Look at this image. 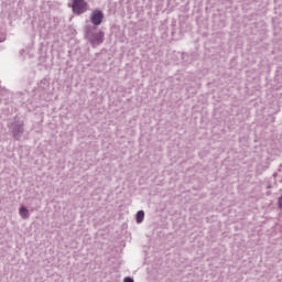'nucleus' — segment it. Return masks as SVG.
I'll list each match as a JSON object with an SVG mask.
<instances>
[{"instance_id": "nucleus-2", "label": "nucleus", "mask_w": 282, "mask_h": 282, "mask_svg": "<svg viewBox=\"0 0 282 282\" xmlns=\"http://www.w3.org/2000/svg\"><path fill=\"white\" fill-rule=\"evenodd\" d=\"M10 129L12 131V135L14 138V140H21L22 135H23V121H13L10 124Z\"/></svg>"}, {"instance_id": "nucleus-1", "label": "nucleus", "mask_w": 282, "mask_h": 282, "mask_svg": "<svg viewBox=\"0 0 282 282\" xmlns=\"http://www.w3.org/2000/svg\"><path fill=\"white\" fill-rule=\"evenodd\" d=\"M72 10L74 14L80 15L87 12V1L85 0H72Z\"/></svg>"}, {"instance_id": "nucleus-4", "label": "nucleus", "mask_w": 282, "mask_h": 282, "mask_svg": "<svg viewBox=\"0 0 282 282\" xmlns=\"http://www.w3.org/2000/svg\"><path fill=\"white\" fill-rule=\"evenodd\" d=\"M102 19H105V14L100 10H95L90 14V22L93 25H100V23H102Z\"/></svg>"}, {"instance_id": "nucleus-7", "label": "nucleus", "mask_w": 282, "mask_h": 282, "mask_svg": "<svg viewBox=\"0 0 282 282\" xmlns=\"http://www.w3.org/2000/svg\"><path fill=\"white\" fill-rule=\"evenodd\" d=\"M123 282H134V281H133V278L128 276V278H124Z\"/></svg>"}, {"instance_id": "nucleus-3", "label": "nucleus", "mask_w": 282, "mask_h": 282, "mask_svg": "<svg viewBox=\"0 0 282 282\" xmlns=\"http://www.w3.org/2000/svg\"><path fill=\"white\" fill-rule=\"evenodd\" d=\"M89 43H91L93 47H98V45L102 44L105 41V33L99 32L96 34H91L88 37Z\"/></svg>"}, {"instance_id": "nucleus-6", "label": "nucleus", "mask_w": 282, "mask_h": 282, "mask_svg": "<svg viewBox=\"0 0 282 282\" xmlns=\"http://www.w3.org/2000/svg\"><path fill=\"white\" fill-rule=\"evenodd\" d=\"M137 224H142L144 221V210H139L135 216Z\"/></svg>"}, {"instance_id": "nucleus-5", "label": "nucleus", "mask_w": 282, "mask_h": 282, "mask_svg": "<svg viewBox=\"0 0 282 282\" xmlns=\"http://www.w3.org/2000/svg\"><path fill=\"white\" fill-rule=\"evenodd\" d=\"M19 215L22 219H30V210L23 205L19 209Z\"/></svg>"}]
</instances>
